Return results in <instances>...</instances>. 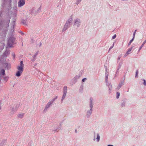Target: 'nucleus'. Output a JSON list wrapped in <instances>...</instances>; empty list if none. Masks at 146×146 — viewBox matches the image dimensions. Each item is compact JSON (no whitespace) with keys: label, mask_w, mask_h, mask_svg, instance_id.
Here are the masks:
<instances>
[{"label":"nucleus","mask_w":146,"mask_h":146,"mask_svg":"<svg viewBox=\"0 0 146 146\" xmlns=\"http://www.w3.org/2000/svg\"><path fill=\"white\" fill-rule=\"evenodd\" d=\"M128 54H129L128 53H127L126 52V53L125 54L124 56H123L124 58H125V57H126Z\"/></svg>","instance_id":"obj_36"},{"label":"nucleus","mask_w":146,"mask_h":146,"mask_svg":"<svg viewBox=\"0 0 146 146\" xmlns=\"http://www.w3.org/2000/svg\"><path fill=\"white\" fill-rule=\"evenodd\" d=\"M42 45V44L40 42L37 45V46L39 47H40Z\"/></svg>","instance_id":"obj_39"},{"label":"nucleus","mask_w":146,"mask_h":146,"mask_svg":"<svg viewBox=\"0 0 146 146\" xmlns=\"http://www.w3.org/2000/svg\"><path fill=\"white\" fill-rule=\"evenodd\" d=\"M38 52H39V51H37L36 53H35V54L34 55H33V56H32V58H36V56H37V55L38 54Z\"/></svg>","instance_id":"obj_25"},{"label":"nucleus","mask_w":146,"mask_h":146,"mask_svg":"<svg viewBox=\"0 0 146 146\" xmlns=\"http://www.w3.org/2000/svg\"><path fill=\"white\" fill-rule=\"evenodd\" d=\"M10 23V19L5 21L3 23L2 30L4 32V35L8 30L9 24Z\"/></svg>","instance_id":"obj_1"},{"label":"nucleus","mask_w":146,"mask_h":146,"mask_svg":"<svg viewBox=\"0 0 146 146\" xmlns=\"http://www.w3.org/2000/svg\"><path fill=\"white\" fill-rule=\"evenodd\" d=\"M120 96V93L119 92H117L116 93V98L118 99Z\"/></svg>","instance_id":"obj_30"},{"label":"nucleus","mask_w":146,"mask_h":146,"mask_svg":"<svg viewBox=\"0 0 146 146\" xmlns=\"http://www.w3.org/2000/svg\"><path fill=\"white\" fill-rule=\"evenodd\" d=\"M13 23H14V24H15L14 22Z\"/></svg>","instance_id":"obj_48"},{"label":"nucleus","mask_w":146,"mask_h":146,"mask_svg":"<svg viewBox=\"0 0 146 146\" xmlns=\"http://www.w3.org/2000/svg\"><path fill=\"white\" fill-rule=\"evenodd\" d=\"M12 55L13 57V58H14L15 57V53L13 52L12 53Z\"/></svg>","instance_id":"obj_34"},{"label":"nucleus","mask_w":146,"mask_h":146,"mask_svg":"<svg viewBox=\"0 0 146 146\" xmlns=\"http://www.w3.org/2000/svg\"><path fill=\"white\" fill-rule=\"evenodd\" d=\"M22 72L18 70V71L16 74L15 75L19 77L21 76V74H22Z\"/></svg>","instance_id":"obj_21"},{"label":"nucleus","mask_w":146,"mask_h":146,"mask_svg":"<svg viewBox=\"0 0 146 146\" xmlns=\"http://www.w3.org/2000/svg\"><path fill=\"white\" fill-rule=\"evenodd\" d=\"M24 115V113H21V114H19L17 115L18 117L19 118H22Z\"/></svg>","instance_id":"obj_20"},{"label":"nucleus","mask_w":146,"mask_h":146,"mask_svg":"<svg viewBox=\"0 0 146 146\" xmlns=\"http://www.w3.org/2000/svg\"><path fill=\"white\" fill-rule=\"evenodd\" d=\"M81 23V21L79 18H77L74 20L73 25L75 27L77 28L80 27Z\"/></svg>","instance_id":"obj_5"},{"label":"nucleus","mask_w":146,"mask_h":146,"mask_svg":"<svg viewBox=\"0 0 146 146\" xmlns=\"http://www.w3.org/2000/svg\"><path fill=\"white\" fill-rule=\"evenodd\" d=\"M134 40V38H133L132 39L130 40V42H129L128 44V46H129L130 45L131 43Z\"/></svg>","instance_id":"obj_29"},{"label":"nucleus","mask_w":146,"mask_h":146,"mask_svg":"<svg viewBox=\"0 0 146 146\" xmlns=\"http://www.w3.org/2000/svg\"><path fill=\"white\" fill-rule=\"evenodd\" d=\"M133 46L131 47L130 48L127 50V53H128L129 54L130 53V52L131 51V50H132Z\"/></svg>","instance_id":"obj_24"},{"label":"nucleus","mask_w":146,"mask_h":146,"mask_svg":"<svg viewBox=\"0 0 146 146\" xmlns=\"http://www.w3.org/2000/svg\"><path fill=\"white\" fill-rule=\"evenodd\" d=\"M96 136L95 135H94V139L93 140L94 141H95L96 140Z\"/></svg>","instance_id":"obj_45"},{"label":"nucleus","mask_w":146,"mask_h":146,"mask_svg":"<svg viewBox=\"0 0 146 146\" xmlns=\"http://www.w3.org/2000/svg\"><path fill=\"white\" fill-rule=\"evenodd\" d=\"M106 85L108 86L109 89V93H110L111 92V90L112 88V86L111 84H110L108 82L106 83Z\"/></svg>","instance_id":"obj_16"},{"label":"nucleus","mask_w":146,"mask_h":146,"mask_svg":"<svg viewBox=\"0 0 146 146\" xmlns=\"http://www.w3.org/2000/svg\"><path fill=\"white\" fill-rule=\"evenodd\" d=\"M105 70L106 71L105 74V81L106 83H107L108 82V77L109 75V73L107 72V69L106 68Z\"/></svg>","instance_id":"obj_15"},{"label":"nucleus","mask_w":146,"mask_h":146,"mask_svg":"<svg viewBox=\"0 0 146 146\" xmlns=\"http://www.w3.org/2000/svg\"><path fill=\"white\" fill-rule=\"evenodd\" d=\"M116 35L115 34L112 36V38L113 39H114L116 37Z\"/></svg>","instance_id":"obj_40"},{"label":"nucleus","mask_w":146,"mask_h":146,"mask_svg":"<svg viewBox=\"0 0 146 146\" xmlns=\"http://www.w3.org/2000/svg\"><path fill=\"white\" fill-rule=\"evenodd\" d=\"M136 31H137L136 30H135L134 31V33H133V38H134V37H135V33H136Z\"/></svg>","instance_id":"obj_32"},{"label":"nucleus","mask_w":146,"mask_h":146,"mask_svg":"<svg viewBox=\"0 0 146 146\" xmlns=\"http://www.w3.org/2000/svg\"><path fill=\"white\" fill-rule=\"evenodd\" d=\"M67 92V87L66 86H64L63 88V96L62 98L61 101L62 102L63 100L65 99L66 96V94Z\"/></svg>","instance_id":"obj_8"},{"label":"nucleus","mask_w":146,"mask_h":146,"mask_svg":"<svg viewBox=\"0 0 146 146\" xmlns=\"http://www.w3.org/2000/svg\"><path fill=\"white\" fill-rule=\"evenodd\" d=\"M86 79H87L86 78H84L83 79H82V81L83 82H84V81H85L86 80Z\"/></svg>","instance_id":"obj_42"},{"label":"nucleus","mask_w":146,"mask_h":146,"mask_svg":"<svg viewBox=\"0 0 146 146\" xmlns=\"http://www.w3.org/2000/svg\"><path fill=\"white\" fill-rule=\"evenodd\" d=\"M124 81H121L119 84L118 86H117L116 89L117 90H118L123 85Z\"/></svg>","instance_id":"obj_14"},{"label":"nucleus","mask_w":146,"mask_h":146,"mask_svg":"<svg viewBox=\"0 0 146 146\" xmlns=\"http://www.w3.org/2000/svg\"><path fill=\"white\" fill-rule=\"evenodd\" d=\"M82 0H76L75 4L77 5L79 4L81 1Z\"/></svg>","instance_id":"obj_26"},{"label":"nucleus","mask_w":146,"mask_h":146,"mask_svg":"<svg viewBox=\"0 0 146 146\" xmlns=\"http://www.w3.org/2000/svg\"><path fill=\"white\" fill-rule=\"evenodd\" d=\"M23 34H24V33H22V35H23Z\"/></svg>","instance_id":"obj_49"},{"label":"nucleus","mask_w":146,"mask_h":146,"mask_svg":"<svg viewBox=\"0 0 146 146\" xmlns=\"http://www.w3.org/2000/svg\"><path fill=\"white\" fill-rule=\"evenodd\" d=\"M15 39V38L12 36L9 37L8 40L7 45L9 47H11L12 46V45L14 43Z\"/></svg>","instance_id":"obj_4"},{"label":"nucleus","mask_w":146,"mask_h":146,"mask_svg":"<svg viewBox=\"0 0 146 146\" xmlns=\"http://www.w3.org/2000/svg\"><path fill=\"white\" fill-rule=\"evenodd\" d=\"M57 96H56L53 99L51 100L50 101L53 103V102L57 98Z\"/></svg>","instance_id":"obj_28"},{"label":"nucleus","mask_w":146,"mask_h":146,"mask_svg":"<svg viewBox=\"0 0 146 146\" xmlns=\"http://www.w3.org/2000/svg\"><path fill=\"white\" fill-rule=\"evenodd\" d=\"M24 66V64H23V61H21L20 62V64L19 66H18L17 67V69L18 71L21 72H23V67Z\"/></svg>","instance_id":"obj_7"},{"label":"nucleus","mask_w":146,"mask_h":146,"mask_svg":"<svg viewBox=\"0 0 146 146\" xmlns=\"http://www.w3.org/2000/svg\"><path fill=\"white\" fill-rule=\"evenodd\" d=\"M72 18H70L66 21L62 30V32L65 31L70 27V23L72 22Z\"/></svg>","instance_id":"obj_3"},{"label":"nucleus","mask_w":146,"mask_h":146,"mask_svg":"<svg viewBox=\"0 0 146 146\" xmlns=\"http://www.w3.org/2000/svg\"><path fill=\"white\" fill-rule=\"evenodd\" d=\"M10 52L9 50H6L3 53L2 56L3 58H6L10 54Z\"/></svg>","instance_id":"obj_10"},{"label":"nucleus","mask_w":146,"mask_h":146,"mask_svg":"<svg viewBox=\"0 0 146 146\" xmlns=\"http://www.w3.org/2000/svg\"><path fill=\"white\" fill-rule=\"evenodd\" d=\"M11 32L13 33L14 32L13 29L14 28V25H13V26H12L11 27Z\"/></svg>","instance_id":"obj_31"},{"label":"nucleus","mask_w":146,"mask_h":146,"mask_svg":"<svg viewBox=\"0 0 146 146\" xmlns=\"http://www.w3.org/2000/svg\"><path fill=\"white\" fill-rule=\"evenodd\" d=\"M138 71L137 70H136V72L135 76L136 77L138 75Z\"/></svg>","instance_id":"obj_37"},{"label":"nucleus","mask_w":146,"mask_h":146,"mask_svg":"<svg viewBox=\"0 0 146 146\" xmlns=\"http://www.w3.org/2000/svg\"><path fill=\"white\" fill-rule=\"evenodd\" d=\"M121 55H119L118 56V58H117V61H118L119 60H120L121 58Z\"/></svg>","instance_id":"obj_38"},{"label":"nucleus","mask_w":146,"mask_h":146,"mask_svg":"<svg viewBox=\"0 0 146 146\" xmlns=\"http://www.w3.org/2000/svg\"><path fill=\"white\" fill-rule=\"evenodd\" d=\"M114 43H113V45L110 48V49H112L113 47V46H114Z\"/></svg>","instance_id":"obj_44"},{"label":"nucleus","mask_w":146,"mask_h":146,"mask_svg":"<svg viewBox=\"0 0 146 146\" xmlns=\"http://www.w3.org/2000/svg\"><path fill=\"white\" fill-rule=\"evenodd\" d=\"M5 70L4 69H2L1 70L0 74H1L2 75H4L5 74Z\"/></svg>","instance_id":"obj_23"},{"label":"nucleus","mask_w":146,"mask_h":146,"mask_svg":"<svg viewBox=\"0 0 146 146\" xmlns=\"http://www.w3.org/2000/svg\"><path fill=\"white\" fill-rule=\"evenodd\" d=\"M121 65H122V63H119V66H120V65H121Z\"/></svg>","instance_id":"obj_47"},{"label":"nucleus","mask_w":146,"mask_h":146,"mask_svg":"<svg viewBox=\"0 0 146 146\" xmlns=\"http://www.w3.org/2000/svg\"><path fill=\"white\" fill-rule=\"evenodd\" d=\"M41 10V7H40L37 10V11L38 12H39V11H40Z\"/></svg>","instance_id":"obj_43"},{"label":"nucleus","mask_w":146,"mask_h":146,"mask_svg":"<svg viewBox=\"0 0 146 146\" xmlns=\"http://www.w3.org/2000/svg\"><path fill=\"white\" fill-rule=\"evenodd\" d=\"M52 103L50 101L48 102L46 105L45 106L44 109V111H46V110L50 107L52 105Z\"/></svg>","instance_id":"obj_11"},{"label":"nucleus","mask_w":146,"mask_h":146,"mask_svg":"<svg viewBox=\"0 0 146 146\" xmlns=\"http://www.w3.org/2000/svg\"><path fill=\"white\" fill-rule=\"evenodd\" d=\"M142 80L143 81V84L145 86H146V81L145 79H143Z\"/></svg>","instance_id":"obj_33"},{"label":"nucleus","mask_w":146,"mask_h":146,"mask_svg":"<svg viewBox=\"0 0 146 146\" xmlns=\"http://www.w3.org/2000/svg\"><path fill=\"white\" fill-rule=\"evenodd\" d=\"M107 146H113V145H108Z\"/></svg>","instance_id":"obj_46"},{"label":"nucleus","mask_w":146,"mask_h":146,"mask_svg":"<svg viewBox=\"0 0 146 146\" xmlns=\"http://www.w3.org/2000/svg\"><path fill=\"white\" fill-rule=\"evenodd\" d=\"M12 1V0H2L1 4V6L2 8H4L6 6H11Z\"/></svg>","instance_id":"obj_2"},{"label":"nucleus","mask_w":146,"mask_h":146,"mask_svg":"<svg viewBox=\"0 0 146 146\" xmlns=\"http://www.w3.org/2000/svg\"><path fill=\"white\" fill-rule=\"evenodd\" d=\"M38 12V11H36L34 9H32L31 12V14L33 15H36Z\"/></svg>","instance_id":"obj_18"},{"label":"nucleus","mask_w":146,"mask_h":146,"mask_svg":"<svg viewBox=\"0 0 146 146\" xmlns=\"http://www.w3.org/2000/svg\"><path fill=\"white\" fill-rule=\"evenodd\" d=\"M5 44L3 43H0V52L3 49Z\"/></svg>","instance_id":"obj_19"},{"label":"nucleus","mask_w":146,"mask_h":146,"mask_svg":"<svg viewBox=\"0 0 146 146\" xmlns=\"http://www.w3.org/2000/svg\"><path fill=\"white\" fill-rule=\"evenodd\" d=\"M25 4V0H19L18 3V5L19 7H23Z\"/></svg>","instance_id":"obj_9"},{"label":"nucleus","mask_w":146,"mask_h":146,"mask_svg":"<svg viewBox=\"0 0 146 146\" xmlns=\"http://www.w3.org/2000/svg\"><path fill=\"white\" fill-rule=\"evenodd\" d=\"M19 106V104H15L12 107V109H11V113L13 114L16 112Z\"/></svg>","instance_id":"obj_6"},{"label":"nucleus","mask_w":146,"mask_h":146,"mask_svg":"<svg viewBox=\"0 0 146 146\" xmlns=\"http://www.w3.org/2000/svg\"><path fill=\"white\" fill-rule=\"evenodd\" d=\"M81 75L79 74L78 75H77L76 76L74 77V79H79Z\"/></svg>","instance_id":"obj_27"},{"label":"nucleus","mask_w":146,"mask_h":146,"mask_svg":"<svg viewBox=\"0 0 146 146\" xmlns=\"http://www.w3.org/2000/svg\"><path fill=\"white\" fill-rule=\"evenodd\" d=\"M125 101H123L121 103V107H125Z\"/></svg>","instance_id":"obj_22"},{"label":"nucleus","mask_w":146,"mask_h":146,"mask_svg":"<svg viewBox=\"0 0 146 146\" xmlns=\"http://www.w3.org/2000/svg\"><path fill=\"white\" fill-rule=\"evenodd\" d=\"M92 111V109H90L88 110L86 112V116L88 118H89L91 115Z\"/></svg>","instance_id":"obj_12"},{"label":"nucleus","mask_w":146,"mask_h":146,"mask_svg":"<svg viewBox=\"0 0 146 146\" xmlns=\"http://www.w3.org/2000/svg\"><path fill=\"white\" fill-rule=\"evenodd\" d=\"M36 59L35 58H33L31 59V61L33 62H34L36 60Z\"/></svg>","instance_id":"obj_35"},{"label":"nucleus","mask_w":146,"mask_h":146,"mask_svg":"<svg viewBox=\"0 0 146 146\" xmlns=\"http://www.w3.org/2000/svg\"><path fill=\"white\" fill-rule=\"evenodd\" d=\"M93 99L92 98H91L90 99V104H89V106L90 107V109H92L93 108Z\"/></svg>","instance_id":"obj_13"},{"label":"nucleus","mask_w":146,"mask_h":146,"mask_svg":"<svg viewBox=\"0 0 146 146\" xmlns=\"http://www.w3.org/2000/svg\"><path fill=\"white\" fill-rule=\"evenodd\" d=\"M121 66V65L120 66H118V67L117 68V72H118V70H119V69L120 68Z\"/></svg>","instance_id":"obj_41"},{"label":"nucleus","mask_w":146,"mask_h":146,"mask_svg":"<svg viewBox=\"0 0 146 146\" xmlns=\"http://www.w3.org/2000/svg\"><path fill=\"white\" fill-rule=\"evenodd\" d=\"M100 137L99 133L96 134V141L97 142H99L100 141Z\"/></svg>","instance_id":"obj_17"}]
</instances>
